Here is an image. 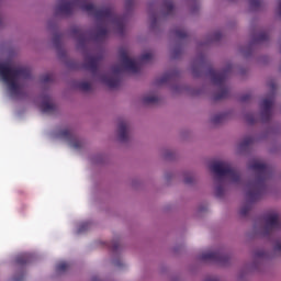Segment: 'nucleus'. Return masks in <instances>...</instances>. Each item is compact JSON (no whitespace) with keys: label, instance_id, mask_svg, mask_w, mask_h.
Wrapping results in <instances>:
<instances>
[{"label":"nucleus","instance_id":"nucleus-30","mask_svg":"<svg viewBox=\"0 0 281 281\" xmlns=\"http://www.w3.org/2000/svg\"><path fill=\"white\" fill-rule=\"evenodd\" d=\"M140 63H148V60H153V53H145L139 58Z\"/></svg>","mask_w":281,"mask_h":281},{"label":"nucleus","instance_id":"nucleus-34","mask_svg":"<svg viewBox=\"0 0 281 281\" xmlns=\"http://www.w3.org/2000/svg\"><path fill=\"white\" fill-rule=\"evenodd\" d=\"M54 80V77L49 74L42 76V82H52Z\"/></svg>","mask_w":281,"mask_h":281},{"label":"nucleus","instance_id":"nucleus-15","mask_svg":"<svg viewBox=\"0 0 281 281\" xmlns=\"http://www.w3.org/2000/svg\"><path fill=\"white\" fill-rule=\"evenodd\" d=\"M127 128H128V125L126 124V121H121L119 123V139H120V142H126L128 139Z\"/></svg>","mask_w":281,"mask_h":281},{"label":"nucleus","instance_id":"nucleus-37","mask_svg":"<svg viewBox=\"0 0 281 281\" xmlns=\"http://www.w3.org/2000/svg\"><path fill=\"white\" fill-rule=\"evenodd\" d=\"M274 251L276 252H280L281 251V241L280 240L276 241V244H274Z\"/></svg>","mask_w":281,"mask_h":281},{"label":"nucleus","instance_id":"nucleus-3","mask_svg":"<svg viewBox=\"0 0 281 281\" xmlns=\"http://www.w3.org/2000/svg\"><path fill=\"white\" fill-rule=\"evenodd\" d=\"M80 8L83 12H88V14H93V16H95L98 21H104V19L106 21H111V23L116 25L120 34L124 32V18L115 14V12H113V8H98L93 5V3H89L87 1H82Z\"/></svg>","mask_w":281,"mask_h":281},{"label":"nucleus","instance_id":"nucleus-38","mask_svg":"<svg viewBox=\"0 0 281 281\" xmlns=\"http://www.w3.org/2000/svg\"><path fill=\"white\" fill-rule=\"evenodd\" d=\"M111 249H112V251H117V249H120V243L114 241V243L111 245Z\"/></svg>","mask_w":281,"mask_h":281},{"label":"nucleus","instance_id":"nucleus-9","mask_svg":"<svg viewBox=\"0 0 281 281\" xmlns=\"http://www.w3.org/2000/svg\"><path fill=\"white\" fill-rule=\"evenodd\" d=\"M201 260H211V262L225 265V262L229 260V256L223 254L222 251H207L201 255Z\"/></svg>","mask_w":281,"mask_h":281},{"label":"nucleus","instance_id":"nucleus-8","mask_svg":"<svg viewBox=\"0 0 281 281\" xmlns=\"http://www.w3.org/2000/svg\"><path fill=\"white\" fill-rule=\"evenodd\" d=\"M120 59L124 66V69L126 71H131L132 74H138L139 72V64H137L135 60L131 59L128 57V52L126 49L120 50Z\"/></svg>","mask_w":281,"mask_h":281},{"label":"nucleus","instance_id":"nucleus-5","mask_svg":"<svg viewBox=\"0 0 281 281\" xmlns=\"http://www.w3.org/2000/svg\"><path fill=\"white\" fill-rule=\"evenodd\" d=\"M210 169L218 177V181H221L223 177H227L233 183L240 181V172L232 167L229 162L216 161L211 165Z\"/></svg>","mask_w":281,"mask_h":281},{"label":"nucleus","instance_id":"nucleus-12","mask_svg":"<svg viewBox=\"0 0 281 281\" xmlns=\"http://www.w3.org/2000/svg\"><path fill=\"white\" fill-rule=\"evenodd\" d=\"M102 60V56H89L86 58V63L83 64V68L88 71H91L93 76L98 74V65H100Z\"/></svg>","mask_w":281,"mask_h":281},{"label":"nucleus","instance_id":"nucleus-23","mask_svg":"<svg viewBox=\"0 0 281 281\" xmlns=\"http://www.w3.org/2000/svg\"><path fill=\"white\" fill-rule=\"evenodd\" d=\"M144 104H157L159 102V98L155 95H147L143 98Z\"/></svg>","mask_w":281,"mask_h":281},{"label":"nucleus","instance_id":"nucleus-42","mask_svg":"<svg viewBox=\"0 0 281 281\" xmlns=\"http://www.w3.org/2000/svg\"><path fill=\"white\" fill-rule=\"evenodd\" d=\"M133 3H134L133 0H126L125 5L126 8H133Z\"/></svg>","mask_w":281,"mask_h":281},{"label":"nucleus","instance_id":"nucleus-2","mask_svg":"<svg viewBox=\"0 0 281 281\" xmlns=\"http://www.w3.org/2000/svg\"><path fill=\"white\" fill-rule=\"evenodd\" d=\"M32 76L30 68H12L9 64L0 63V77L3 82L9 87L13 95H21V86L19 79L27 80Z\"/></svg>","mask_w":281,"mask_h":281},{"label":"nucleus","instance_id":"nucleus-10","mask_svg":"<svg viewBox=\"0 0 281 281\" xmlns=\"http://www.w3.org/2000/svg\"><path fill=\"white\" fill-rule=\"evenodd\" d=\"M59 137L69 142L72 148H82V142L76 137V134L69 128L61 130L59 132Z\"/></svg>","mask_w":281,"mask_h":281},{"label":"nucleus","instance_id":"nucleus-14","mask_svg":"<svg viewBox=\"0 0 281 281\" xmlns=\"http://www.w3.org/2000/svg\"><path fill=\"white\" fill-rule=\"evenodd\" d=\"M42 113H54L56 105L49 101V97H44V101L41 104Z\"/></svg>","mask_w":281,"mask_h":281},{"label":"nucleus","instance_id":"nucleus-17","mask_svg":"<svg viewBox=\"0 0 281 281\" xmlns=\"http://www.w3.org/2000/svg\"><path fill=\"white\" fill-rule=\"evenodd\" d=\"M72 33L76 36L79 45H85V43H87V32L82 31L81 29H74Z\"/></svg>","mask_w":281,"mask_h":281},{"label":"nucleus","instance_id":"nucleus-7","mask_svg":"<svg viewBox=\"0 0 281 281\" xmlns=\"http://www.w3.org/2000/svg\"><path fill=\"white\" fill-rule=\"evenodd\" d=\"M266 223L263 227V236H271L273 232L281 229L280 215L278 213H268L263 216Z\"/></svg>","mask_w":281,"mask_h":281},{"label":"nucleus","instance_id":"nucleus-27","mask_svg":"<svg viewBox=\"0 0 281 281\" xmlns=\"http://www.w3.org/2000/svg\"><path fill=\"white\" fill-rule=\"evenodd\" d=\"M79 89L81 91H91V83L87 82V81H82L78 85Z\"/></svg>","mask_w":281,"mask_h":281},{"label":"nucleus","instance_id":"nucleus-44","mask_svg":"<svg viewBox=\"0 0 281 281\" xmlns=\"http://www.w3.org/2000/svg\"><path fill=\"white\" fill-rule=\"evenodd\" d=\"M173 54H175V58H177V56H179V55L181 54V49L176 48V49L173 50Z\"/></svg>","mask_w":281,"mask_h":281},{"label":"nucleus","instance_id":"nucleus-16","mask_svg":"<svg viewBox=\"0 0 281 281\" xmlns=\"http://www.w3.org/2000/svg\"><path fill=\"white\" fill-rule=\"evenodd\" d=\"M32 255L23 254L16 257L15 263L18 267H25V265H30L32 262Z\"/></svg>","mask_w":281,"mask_h":281},{"label":"nucleus","instance_id":"nucleus-24","mask_svg":"<svg viewBox=\"0 0 281 281\" xmlns=\"http://www.w3.org/2000/svg\"><path fill=\"white\" fill-rule=\"evenodd\" d=\"M172 78L170 72H166L160 79L156 80V85H166Z\"/></svg>","mask_w":281,"mask_h":281},{"label":"nucleus","instance_id":"nucleus-21","mask_svg":"<svg viewBox=\"0 0 281 281\" xmlns=\"http://www.w3.org/2000/svg\"><path fill=\"white\" fill-rule=\"evenodd\" d=\"M173 34L180 41H183V38H188V32L186 30H183V29H176L173 31Z\"/></svg>","mask_w":281,"mask_h":281},{"label":"nucleus","instance_id":"nucleus-20","mask_svg":"<svg viewBox=\"0 0 281 281\" xmlns=\"http://www.w3.org/2000/svg\"><path fill=\"white\" fill-rule=\"evenodd\" d=\"M251 144H254V137L251 136H247L243 139V142L239 144V148L241 150H245V148H249V146H251Z\"/></svg>","mask_w":281,"mask_h":281},{"label":"nucleus","instance_id":"nucleus-47","mask_svg":"<svg viewBox=\"0 0 281 281\" xmlns=\"http://www.w3.org/2000/svg\"><path fill=\"white\" fill-rule=\"evenodd\" d=\"M221 36H222L221 33H216L215 34V41H221Z\"/></svg>","mask_w":281,"mask_h":281},{"label":"nucleus","instance_id":"nucleus-1","mask_svg":"<svg viewBox=\"0 0 281 281\" xmlns=\"http://www.w3.org/2000/svg\"><path fill=\"white\" fill-rule=\"evenodd\" d=\"M250 170L257 172L255 181H250L247 184L248 191L246 196L248 201L255 203L262 196V192L267 190V179L271 177V168L269 165L255 160L249 166Z\"/></svg>","mask_w":281,"mask_h":281},{"label":"nucleus","instance_id":"nucleus-11","mask_svg":"<svg viewBox=\"0 0 281 281\" xmlns=\"http://www.w3.org/2000/svg\"><path fill=\"white\" fill-rule=\"evenodd\" d=\"M262 122H269L271 120V109L273 108V97L266 98L260 104Z\"/></svg>","mask_w":281,"mask_h":281},{"label":"nucleus","instance_id":"nucleus-31","mask_svg":"<svg viewBox=\"0 0 281 281\" xmlns=\"http://www.w3.org/2000/svg\"><path fill=\"white\" fill-rule=\"evenodd\" d=\"M215 194L218 199H221V196H223V194H225V189L223 188V184H218L215 188Z\"/></svg>","mask_w":281,"mask_h":281},{"label":"nucleus","instance_id":"nucleus-32","mask_svg":"<svg viewBox=\"0 0 281 281\" xmlns=\"http://www.w3.org/2000/svg\"><path fill=\"white\" fill-rule=\"evenodd\" d=\"M250 211L251 206H249V204H246L240 209L239 214L240 216H247V214H249Z\"/></svg>","mask_w":281,"mask_h":281},{"label":"nucleus","instance_id":"nucleus-45","mask_svg":"<svg viewBox=\"0 0 281 281\" xmlns=\"http://www.w3.org/2000/svg\"><path fill=\"white\" fill-rule=\"evenodd\" d=\"M278 13L281 16V0L278 1Z\"/></svg>","mask_w":281,"mask_h":281},{"label":"nucleus","instance_id":"nucleus-28","mask_svg":"<svg viewBox=\"0 0 281 281\" xmlns=\"http://www.w3.org/2000/svg\"><path fill=\"white\" fill-rule=\"evenodd\" d=\"M89 227H91V223H89V222L81 223L78 228V234H82V232H87V229H89Z\"/></svg>","mask_w":281,"mask_h":281},{"label":"nucleus","instance_id":"nucleus-13","mask_svg":"<svg viewBox=\"0 0 281 281\" xmlns=\"http://www.w3.org/2000/svg\"><path fill=\"white\" fill-rule=\"evenodd\" d=\"M76 7V2L61 0V2L56 8V14H64L65 16H69L74 12V8Z\"/></svg>","mask_w":281,"mask_h":281},{"label":"nucleus","instance_id":"nucleus-40","mask_svg":"<svg viewBox=\"0 0 281 281\" xmlns=\"http://www.w3.org/2000/svg\"><path fill=\"white\" fill-rule=\"evenodd\" d=\"M250 99H251V95H250V94H244V95L241 97V102H248Z\"/></svg>","mask_w":281,"mask_h":281},{"label":"nucleus","instance_id":"nucleus-19","mask_svg":"<svg viewBox=\"0 0 281 281\" xmlns=\"http://www.w3.org/2000/svg\"><path fill=\"white\" fill-rule=\"evenodd\" d=\"M164 8L167 10V16H170L172 12H175V4L172 3V0H165L164 1Z\"/></svg>","mask_w":281,"mask_h":281},{"label":"nucleus","instance_id":"nucleus-36","mask_svg":"<svg viewBox=\"0 0 281 281\" xmlns=\"http://www.w3.org/2000/svg\"><path fill=\"white\" fill-rule=\"evenodd\" d=\"M255 256L257 258H265V256H267V252H265V250H259L255 254Z\"/></svg>","mask_w":281,"mask_h":281},{"label":"nucleus","instance_id":"nucleus-35","mask_svg":"<svg viewBox=\"0 0 281 281\" xmlns=\"http://www.w3.org/2000/svg\"><path fill=\"white\" fill-rule=\"evenodd\" d=\"M246 122H248V124H256V119L254 117V115H247Z\"/></svg>","mask_w":281,"mask_h":281},{"label":"nucleus","instance_id":"nucleus-6","mask_svg":"<svg viewBox=\"0 0 281 281\" xmlns=\"http://www.w3.org/2000/svg\"><path fill=\"white\" fill-rule=\"evenodd\" d=\"M124 72L122 65H114L112 67V75H101V81L110 89H116L120 87V74Z\"/></svg>","mask_w":281,"mask_h":281},{"label":"nucleus","instance_id":"nucleus-48","mask_svg":"<svg viewBox=\"0 0 281 281\" xmlns=\"http://www.w3.org/2000/svg\"><path fill=\"white\" fill-rule=\"evenodd\" d=\"M153 25H155V23H157V16H153V21H151Z\"/></svg>","mask_w":281,"mask_h":281},{"label":"nucleus","instance_id":"nucleus-33","mask_svg":"<svg viewBox=\"0 0 281 281\" xmlns=\"http://www.w3.org/2000/svg\"><path fill=\"white\" fill-rule=\"evenodd\" d=\"M61 38H63V35H60V34H57L54 36L53 43H54L55 47H60Z\"/></svg>","mask_w":281,"mask_h":281},{"label":"nucleus","instance_id":"nucleus-41","mask_svg":"<svg viewBox=\"0 0 281 281\" xmlns=\"http://www.w3.org/2000/svg\"><path fill=\"white\" fill-rule=\"evenodd\" d=\"M192 74L195 78L199 77V68L196 66H193Z\"/></svg>","mask_w":281,"mask_h":281},{"label":"nucleus","instance_id":"nucleus-29","mask_svg":"<svg viewBox=\"0 0 281 281\" xmlns=\"http://www.w3.org/2000/svg\"><path fill=\"white\" fill-rule=\"evenodd\" d=\"M249 5L254 10H258V8H260V5H262V0H249Z\"/></svg>","mask_w":281,"mask_h":281},{"label":"nucleus","instance_id":"nucleus-43","mask_svg":"<svg viewBox=\"0 0 281 281\" xmlns=\"http://www.w3.org/2000/svg\"><path fill=\"white\" fill-rule=\"evenodd\" d=\"M192 181H194V178H192V177H187L184 179V183H192Z\"/></svg>","mask_w":281,"mask_h":281},{"label":"nucleus","instance_id":"nucleus-26","mask_svg":"<svg viewBox=\"0 0 281 281\" xmlns=\"http://www.w3.org/2000/svg\"><path fill=\"white\" fill-rule=\"evenodd\" d=\"M66 269H69V263L61 261L56 266V271H58L59 273H63V271H65Z\"/></svg>","mask_w":281,"mask_h":281},{"label":"nucleus","instance_id":"nucleus-22","mask_svg":"<svg viewBox=\"0 0 281 281\" xmlns=\"http://www.w3.org/2000/svg\"><path fill=\"white\" fill-rule=\"evenodd\" d=\"M106 34H109V30H106V26H98L97 30V38H106Z\"/></svg>","mask_w":281,"mask_h":281},{"label":"nucleus","instance_id":"nucleus-18","mask_svg":"<svg viewBox=\"0 0 281 281\" xmlns=\"http://www.w3.org/2000/svg\"><path fill=\"white\" fill-rule=\"evenodd\" d=\"M227 120V113H220V114H215L211 122L212 124H223V121Z\"/></svg>","mask_w":281,"mask_h":281},{"label":"nucleus","instance_id":"nucleus-46","mask_svg":"<svg viewBox=\"0 0 281 281\" xmlns=\"http://www.w3.org/2000/svg\"><path fill=\"white\" fill-rule=\"evenodd\" d=\"M269 87L272 91H276V82H270Z\"/></svg>","mask_w":281,"mask_h":281},{"label":"nucleus","instance_id":"nucleus-39","mask_svg":"<svg viewBox=\"0 0 281 281\" xmlns=\"http://www.w3.org/2000/svg\"><path fill=\"white\" fill-rule=\"evenodd\" d=\"M23 280H25V276L24 274H16L13 278V281H23Z\"/></svg>","mask_w":281,"mask_h":281},{"label":"nucleus","instance_id":"nucleus-4","mask_svg":"<svg viewBox=\"0 0 281 281\" xmlns=\"http://www.w3.org/2000/svg\"><path fill=\"white\" fill-rule=\"evenodd\" d=\"M229 74H232V65H228L223 70H216L214 68L209 69V75L213 85L220 87V91L215 93L214 100H225V98H229V89L225 87V82L227 78H229Z\"/></svg>","mask_w":281,"mask_h":281},{"label":"nucleus","instance_id":"nucleus-25","mask_svg":"<svg viewBox=\"0 0 281 281\" xmlns=\"http://www.w3.org/2000/svg\"><path fill=\"white\" fill-rule=\"evenodd\" d=\"M263 41H269V33L261 32L255 38V43H262Z\"/></svg>","mask_w":281,"mask_h":281}]
</instances>
